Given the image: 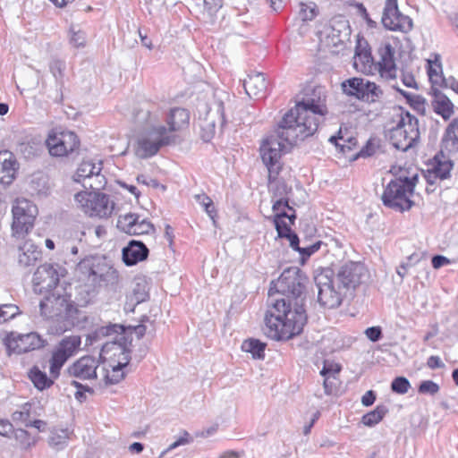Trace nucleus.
Returning a JSON list of instances; mask_svg holds the SVG:
<instances>
[{"instance_id":"f257e3e1","label":"nucleus","mask_w":458,"mask_h":458,"mask_svg":"<svg viewBox=\"0 0 458 458\" xmlns=\"http://www.w3.org/2000/svg\"><path fill=\"white\" fill-rule=\"evenodd\" d=\"M307 276L298 267L284 269L268 290V310L263 333L270 339L286 341L299 335L308 321L305 309Z\"/></svg>"},{"instance_id":"f03ea898","label":"nucleus","mask_w":458,"mask_h":458,"mask_svg":"<svg viewBox=\"0 0 458 458\" xmlns=\"http://www.w3.org/2000/svg\"><path fill=\"white\" fill-rule=\"evenodd\" d=\"M326 101L324 87L305 89L302 98L278 123L279 137L293 142L312 136L328 113Z\"/></svg>"},{"instance_id":"7ed1b4c3","label":"nucleus","mask_w":458,"mask_h":458,"mask_svg":"<svg viewBox=\"0 0 458 458\" xmlns=\"http://www.w3.org/2000/svg\"><path fill=\"white\" fill-rule=\"evenodd\" d=\"M42 317L48 319V333L60 335L74 327L81 326L86 317L71 301V296L50 293L39 302Z\"/></svg>"},{"instance_id":"20e7f679","label":"nucleus","mask_w":458,"mask_h":458,"mask_svg":"<svg viewBox=\"0 0 458 458\" xmlns=\"http://www.w3.org/2000/svg\"><path fill=\"white\" fill-rule=\"evenodd\" d=\"M81 344V339L79 335L65 336L59 341L54 347L49 360V373L51 377L37 366H34L30 370L29 378L33 383L34 386L39 391L50 388L54 385V380L59 377L60 371L64 365L78 352Z\"/></svg>"},{"instance_id":"39448f33","label":"nucleus","mask_w":458,"mask_h":458,"mask_svg":"<svg viewBox=\"0 0 458 458\" xmlns=\"http://www.w3.org/2000/svg\"><path fill=\"white\" fill-rule=\"evenodd\" d=\"M145 116H148L146 123L150 125V128L143 137L138 140L137 148L135 149L136 155L143 159L153 157L158 152L161 147L171 145L175 141V136L168 134L165 126H155L152 124L149 111L139 112L136 114V119L140 121Z\"/></svg>"},{"instance_id":"423d86ee","label":"nucleus","mask_w":458,"mask_h":458,"mask_svg":"<svg viewBox=\"0 0 458 458\" xmlns=\"http://www.w3.org/2000/svg\"><path fill=\"white\" fill-rule=\"evenodd\" d=\"M146 330L147 327L143 324L129 327H125L120 324H109L95 330L91 335L88 336L87 341H89V344H92L93 342H96L102 337L112 336V341L110 343L106 342L103 344V352H107L109 350L110 344L113 345H117L119 351L121 352L129 351L127 345L131 344V335L135 333L140 339L143 337Z\"/></svg>"},{"instance_id":"0eeeda50","label":"nucleus","mask_w":458,"mask_h":458,"mask_svg":"<svg viewBox=\"0 0 458 458\" xmlns=\"http://www.w3.org/2000/svg\"><path fill=\"white\" fill-rule=\"evenodd\" d=\"M77 270L82 274L92 284H114L118 281V272L106 262V259L89 256L77 266Z\"/></svg>"},{"instance_id":"6e6552de","label":"nucleus","mask_w":458,"mask_h":458,"mask_svg":"<svg viewBox=\"0 0 458 458\" xmlns=\"http://www.w3.org/2000/svg\"><path fill=\"white\" fill-rule=\"evenodd\" d=\"M315 283L318 288V301L319 304L327 309L338 308L345 293L337 287L334 278V272L326 268L315 276Z\"/></svg>"},{"instance_id":"1a4fd4ad","label":"nucleus","mask_w":458,"mask_h":458,"mask_svg":"<svg viewBox=\"0 0 458 458\" xmlns=\"http://www.w3.org/2000/svg\"><path fill=\"white\" fill-rule=\"evenodd\" d=\"M276 136L272 135L264 140L260 146V156L263 164L267 168L268 179L270 181L272 179H276L282 169L281 157L283 148H284V142L293 145L297 141L289 142L279 137L278 128L276 129Z\"/></svg>"},{"instance_id":"9d476101","label":"nucleus","mask_w":458,"mask_h":458,"mask_svg":"<svg viewBox=\"0 0 458 458\" xmlns=\"http://www.w3.org/2000/svg\"><path fill=\"white\" fill-rule=\"evenodd\" d=\"M46 144L51 156L63 157L78 154L81 141L73 131L55 128L49 132Z\"/></svg>"},{"instance_id":"9b49d317","label":"nucleus","mask_w":458,"mask_h":458,"mask_svg":"<svg viewBox=\"0 0 458 458\" xmlns=\"http://www.w3.org/2000/svg\"><path fill=\"white\" fill-rule=\"evenodd\" d=\"M412 195L398 177L391 180L385 187L381 200L385 207L398 212L410 210L414 205Z\"/></svg>"},{"instance_id":"f8f14e48","label":"nucleus","mask_w":458,"mask_h":458,"mask_svg":"<svg viewBox=\"0 0 458 458\" xmlns=\"http://www.w3.org/2000/svg\"><path fill=\"white\" fill-rule=\"evenodd\" d=\"M74 198L83 211L90 216L108 217L114 208V203L105 193L82 191L77 193Z\"/></svg>"},{"instance_id":"ddd939ff","label":"nucleus","mask_w":458,"mask_h":458,"mask_svg":"<svg viewBox=\"0 0 458 458\" xmlns=\"http://www.w3.org/2000/svg\"><path fill=\"white\" fill-rule=\"evenodd\" d=\"M13 233L17 236L28 233L32 229L38 214L36 205L26 199H17L12 208Z\"/></svg>"},{"instance_id":"4468645a","label":"nucleus","mask_w":458,"mask_h":458,"mask_svg":"<svg viewBox=\"0 0 458 458\" xmlns=\"http://www.w3.org/2000/svg\"><path fill=\"white\" fill-rule=\"evenodd\" d=\"M344 93L367 103H375L383 96V91L375 82L353 77L342 82Z\"/></svg>"},{"instance_id":"2eb2a0df","label":"nucleus","mask_w":458,"mask_h":458,"mask_svg":"<svg viewBox=\"0 0 458 458\" xmlns=\"http://www.w3.org/2000/svg\"><path fill=\"white\" fill-rule=\"evenodd\" d=\"M381 22L388 30L403 33L411 31L413 27L412 20L399 11L397 0L386 1Z\"/></svg>"},{"instance_id":"dca6fc26","label":"nucleus","mask_w":458,"mask_h":458,"mask_svg":"<svg viewBox=\"0 0 458 458\" xmlns=\"http://www.w3.org/2000/svg\"><path fill=\"white\" fill-rule=\"evenodd\" d=\"M64 270L57 264L45 263L39 266L33 275L35 291L40 293H50L57 286L60 276H63L60 271Z\"/></svg>"},{"instance_id":"f3484780","label":"nucleus","mask_w":458,"mask_h":458,"mask_svg":"<svg viewBox=\"0 0 458 458\" xmlns=\"http://www.w3.org/2000/svg\"><path fill=\"white\" fill-rule=\"evenodd\" d=\"M366 276V269L360 262L348 261L339 268L334 277L339 289L344 291L354 290L362 282Z\"/></svg>"},{"instance_id":"a211bd4d","label":"nucleus","mask_w":458,"mask_h":458,"mask_svg":"<svg viewBox=\"0 0 458 458\" xmlns=\"http://www.w3.org/2000/svg\"><path fill=\"white\" fill-rule=\"evenodd\" d=\"M216 123H219L221 128L226 123L225 107L222 101L216 102L215 109H209L205 117L199 120L200 137L203 141L209 142L214 138Z\"/></svg>"},{"instance_id":"6ab92c4d","label":"nucleus","mask_w":458,"mask_h":458,"mask_svg":"<svg viewBox=\"0 0 458 458\" xmlns=\"http://www.w3.org/2000/svg\"><path fill=\"white\" fill-rule=\"evenodd\" d=\"M46 344L47 341L37 332H30L25 335H18L16 338H7L6 348L9 355L12 352L21 354L43 348Z\"/></svg>"},{"instance_id":"aec40b11","label":"nucleus","mask_w":458,"mask_h":458,"mask_svg":"<svg viewBox=\"0 0 458 458\" xmlns=\"http://www.w3.org/2000/svg\"><path fill=\"white\" fill-rule=\"evenodd\" d=\"M140 216L135 213H128L120 216L117 227L131 235L148 234L155 231L153 224L147 219L139 221Z\"/></svg>"},{"instance_id":"412c9836","label":"nucleus","mask_w":458,"mask_h":458,"mask_svg":"<svg viewBox=\"0 0 458 458\" xmlns=\"http://www.w3.org/2000/svg\"><path fill=\"white\" fill-rule=\"evenodd\" d=\"M101 169V163L96 165L91 161H83L76 171L74 180L76 182H81V179L86 181L87 179L91 180L95 177V181L93 182L86 183L84 182L83 186L85 188L89 187L94 191H98L106 184L104 176L100 175Z\"/></svg>"},{"instance_id":"4be33fe9","label":"nucleus","mask_w":458,"mask_h":458,"mask_svg":"<svg viewBox=\"0 0 458 458\" xmlns=\"http://www.w3.org/2000/svg\"><path fill=\"white\" fill-rule=\"evenodd\" d=\"M98 367V360L93 356L86 355L70 365L66 369V373L81 380L95 379L97 378Z\"/></svg>"},{"instance_id":"5701e85b","label":"nucleus","mask_w":458,"mask_h":458,"mask_svg":"<svg viewBox=\"0 0 458 458\" xmlns=\"http://www.w3.org/2000/svg\"><path fill=\"white\" fill-rule=\"evenodd\" d=\"M379 61L377 63V72L381 77L394 79L396 76V64L394 62V48L388 42L378 47Z\"/></svg>"},{"instance_id":"b1692460","label":"nucleus","mask_w":458,"mask_h":458,"mask_svg":"<svg viewBox=\"0 0 458 458\" xmlns=\"http://www.w3.org/2000/svg\"><path fill=\"white\" fill-rule=\"evenodd\" d=\"M149 250L141 241L131 240L127 246L123 248V261L126 266H134L148 259Z\"/></svg>"},{"instance_id":"393cba45","label":"nucleus","mask_w":458,"mask_h":458,"mask_svg":"<svg viewBox=\"0 0 458 458\" xmlns=\"http://www.w3.org/2000/svg\"><path fill=\"white\" fill-rule=\"evenodd\" d=\"M268 182L270 191L273 194V211H277L281 207L292 209V207L289 205V199L287 198L288 194L292 191V187L288 186L284 180L277 179V177L271 181L268 179Z\"/></svg>"},{"instance_id":"a878e982","label":"nucleus","mask_w":458,"mask_h":458,"mask_svg":"<svg viewBox=\"0 0 458 458\" xmlns=\"http://www.w3.org/2000/svg\"><path fill=\"white\" fill-rule=\"evenodd\" d=\"M353 66L358 71L364 74H374L377 71V63L374 62L371 55L370 49L361 47V45L356 47L355 55L353 56Z\"/></svg>"},{"instance_id":"bb28decb","label":"nucleus","mask_w":458,"mask_h":458,"mask_svg":"<svg viewBox=\"0 0 458 458\" xmlns=\"http://www.w3.org/2000/svg\"><path fill=\"white\" fill-rule=\"evenodd\" d=\"M18 163L12 152H0V182L9 185L15 178Z\"/></svg>"},{"instance_id":"cd10ccee","label":"nucleus","mask_w":458,"mask_h":458,"mask_svg":"<svg viewBox=\"0 0 458 458\" xmlns=\"http://www.w3.org/2000/svg\"><path fill=\"white\" fill-rule=\"evenodd\" d=\"M243 87L250 98H261L265 96L267 82L262 72H252L243 81Z\"/></svg>"},{"instance_id":"c85d7f7f","label":"nucleus","mask_w":458,"mask_h":458,"mask_svg":"<svg viewBox=\"0 0 458 458\" xmlns=\"http://www.w3.org/2000/svg\"><path fill=\"white\" fill-rule=\"evenodd\" d=\"M350 33L351 30L347 21H335L330 27L327 29L328 44L338 47L349 38Z\"/></svg>"},{"instance_id":"c756f323","label":"nucleus","mask_w":458,"mask_h":458,"mask_svg":"<svg viewBox=\"0 0 458 458\" xmlns=\"http://www.w3.org/2000/svg\"><path fill=\"white\" fill-rule=\"evenodd\" d=\"M432 100L431 106L434 112L442 116L444 120H448L454 114V105L451 100L437 89L431 88Z\"/></svg>"},{"instance_id":"7c9ffc66","label":"nucleus","mask_w":458,"mask_h":458,"mask_svg":"<svg viewBox=\"0 0 458 458\" xmlns=\"http://www.w3.org/2000/svg\"><path fill=\"white\" fill-rule=\"evenodd\" d=\"M400 119L397 125L407 131L412 141L419 143L420 133L419 130L418 118L412 115L409 111L404 110L403 107H400Z\"/></svg>"},{"instance_id":"2f4dec72","label":"nucleus","mask_w":458,"mask_h":458,"mask_svg":"<svg viewBox=\"0 0 458 458\" xmlns=\"http://www.w3.org/2000/svg\"><path fill=\"white\" fill-rule=\"evenodd\" d=\"M389 140L396 149L403 152L408 151L418 144L416 141H412L407 131L397 124L390 131Z\"/></svg>"},{"instance_id":"473e14b6","label":"nucleus","mask_w":458,"mask_h":458,"mask_svg":"<svg viewBox=\"0 0 458 458\" xmlns=\"http://www.w3.org/2000/svg\"><path fill=\"white\" fill-rule=\"evenodd\" d=\"M120 352L123 356L122 358V360H119L116 365H113L111 370L106 369V373L105 375L106 384H109V385L118 384L125 377L123 369L125 367H127V365L130 362V356H129L130 351H123V352L120 351Z\"/></svg>"},{"instance_id":"72a5a7b5","label":"nucleus","mask_w":458,"mask_h":458,"mask_svg":"<svg viewBox=\"0 0 458 458\" xmlns=\"http://www.w3.org/2000/svg\"><path fill=\"white\" fill-rule=\"evenodd\" d=\"M190 120V113L187 109L182 107H174L171 109L167 116L166 123L169 126L170 132L181 130L187 126Z\"/></svg>"},{"instance_id":"f704fd0d","label":"nucleus","mask_w":458,"mask_h":458,"mask_svg":"<svg viewBox=\"0 0 458 458\" xmlns=\"http://www.w3.org/2000/svg\"><path fill=\"white\" fill-rule=\"evenodd\" d=\"M41 257V250L31 242H25L19 248L18 260L23 267L34 266Z\"/></svg>"},{"instance_id":"c9c22d12","label":"nucleus","mask_w":458,"mask_h":458,"mask_svg":"<svg viewBox=\"0 0 458 458\" xmlns=\"http://www.w3.org/2000/svg\"><path fill=\"white\" fill-rule=\"evenodd\" d=\"M49 191L47 176L42 173L33 174L28 183L27 191L31 196H47Z\"/></svg>"},{"instance_id":"e433bc0d","label":"nucleus","mask_w":458,"mask_h":458,"mask_svg":"<svg viewBox=\"0 0 458 458\" xmlns=\"http://www.w3.org/2000/svg\"><path fill=\"white\" fill-rule=\"evenodd\" d=\"M434 163L432 165V170L435 174L439 178V180L443 181L450 177L451 170L454 167V163L451 159L446 158L443 152L436 155L433 158Z\"/></svg>"},{"instance_id":"4c0bfd02","label":"nucleus","mask_w":458,"mask_h":458,"mask_svg":"<svg viewBox=\"0 0 458 458\" xmlns=\"http://www.w3.org/2000/svg\"><path fill=\"white\" fill-rule=\"evenodd\" d=\"M442 144L448 150H458V118L454 119L445 129Z\"/></svg>"},{"instance_id":"58836bf2","label":"nucleus","mask_w":458,"mask_h":458,"mask_svg":"<svg viewBox=\"0 0 458 458\" xmlns=\"http://www.w3.org/2000/svg\"><path fill=\"white\" fill-rule=\"evenodd\" d=\"M266 347V343L255 338L246 339L242 344V351L250 352L252 358L256 360H263L265 358Z\"/></svg>"},{"instance_id":"ea45409f","label":"nucleus","mask_w":458,"mask_h":458,"mask_svg":"<svg viewBox=\"0 0 458 458\" xmlns=\"http://www.w3.org/2000/svg\"><path fill=\"white\" fill-rule=\"evenodd\" d=\"M387 412L388 408L386 405H377L373 411L362 416L361 422L367 427H374L384 419Z\"/></svg>"},{"instance_id":"a19ab883","label":"nucleus","mask_w":458,"mask_h":458,"mask_svg":"<svg viewBox=\"0 0 458 458\" xmlns=\"http://www.w3.org/2000/svg\"><path fill=\"white\" fill-rule=\"evenodd\" d=\"M148 298V289L144 279H137L134 283L131 299L137 303H141Z\"/></svg>"},{"instance_id":"79ce46f5","label":"nucleus","mask_w":458,"mask_h":458,"mask_svg":"<svg viewBox=\"0 0 458 458\" xmlns=\"http://www.w3.org/2000/svg\"><path fill=\"white\" fill-rule=\"evenodd\" d=\"M396 89L414 110L421 114L425 112V98L423 97L413 95L401 89Z\"/></svg>"},{"instance_id":"37998d69","label":"nucleus","mask_w":458,"mask_h":458,"mask_svg":"<svg viewBox=\"0 0 458 458\" xmlns=\"http://www.w3.org/2000/svg\"><path fill=\"white\" fill-rule=\"evenodd\" d=\"M323 245L327 246V244L320 240H318L313 243H308L307 240H303L301 250L300 251L301 262L304 264L314 253L318 251Z\"/></svg>"},{"instance_id":"c03bdc74","label":"nucleus","mask_w":458,"mask_h":458,"mask_svg":"<svg viewBox=\"0 0 458 458\" xmlns=\"http://www.w3.org/2000/svg\"><path fill=\"white\" fill-rule=\"evenodd\" d=\"M68 433L65 429L60 431H53L48 438V444L50 446L56 450H62L67 445Z\"/></svg>"},{"instance_id":"a18cd8bd","label":"nucleus","mask_w":458,"mask_h":458,"mask_svg":"<svg viewBox=\"0 0 458 458\" xmlns=\"http://www.w3.org/2000/svg\"><path fill=\"white\" fill-rule=\"evenodd\" d=\"M318 10L315 3L310 2L308 4H300V10L298 15L302 21H312L318 15Z\"/></svg>"},{"instance_id":"49530a36","label":"nucleus","mask_w":458,"mask_h":458,"mask_svg":"<svg viewBox=\"0 0 458 458\" xmlns=\"http://www.w3.org/2000/svg\"><path fill=\"white\" fill-rule=\"evenodd\" d=\"M65 67V63L59 59H54L49 64V70L59 85H63Z\"/></svg>"},{"instance_id":"de8ad7c7","label":"nucleus","mask_w":458,"mask_h":458,"mask_svg":"<svg viewBox=\"0 0 458 458\" xmlns=\"http://www.w3.org/2000/svg\"><path fill=\"white\" fill-rule=\"evenodd\" d=\"M30 409H31V404L30 403H24L21 406L20 411H15L12 414L13 420L16 421V422H21L26 427H29V420L30 418Z\"/></svg>"},{"instance_id":"09e8293b","label":"nucleus","mask_w":458,"mask_h":458,"mask_svg":"<svg viewBox=\"0 0 458 458\" xmlns=\"http://www.w3.org/2000/svg\"><path fill=\"white\" fill-rule=\"evenodd\" d=\"M411 387L410 381L405 377H396L391 383V390L399 394H404Z\"/></svg>"},{"instance_id":"8fccbe9b","label":"nucleus","mask_w":458,"mask_h":458,"mask_svg":"<svg viewBox=\"0 0 458 458\" xmlns=\"http://www.w3.org/2000/svg\"><path fill=\"white\" fill-rule=\"evenodd\" d=\"M428 78H429V81H431V83L434 85V84H438L440 82V81H443L444 79L442 78V67H441V64L438 63L437 61H436L434 63V64H431L430 61H428Z\"/></svg>"},{"instance_id":"3c124183","label":"nucleus","mask_w":458,"mask_h":458,"mask_svg":"<svg viewBox=\"0 0 458 458\" xmlns=\"http://www.w3.org/2000/svg\"><path fill=\"white\" fill-rule=\"evenodd\" d=\"M19 308L13 304L0 306V323H4L18 314Z\"/></svg>"},{"instance_id":"603ef678","label":"nucleus","mask_w":458,"mask_h":458,"mask_svg":"<svg viewBox=\"0 0 458 458\" xmlns=\"http://www.w3.org/2000/svg\"><path fill=\"white\" fill-rule=\"evenodd\" d=\"M223 6V0H204L205 12L210 18V22H214V17L219 9Z\"/></svg>"},{"instance_id":"864d4df0","label":"nucleus","mask_w":458,"mask_h":458,"mask_svg":"<svg viewBox=\"0 0 458 458\" xmlns=\"http://www.w3.org/2000/svg\"><path fill=\"white\" fill-rule=\"evenodd\" d=\"M439 389L440 387L436 382L432 380H424L420 382L418 387V392L423 394L435 395L439 392Z\"/></svg>"},{"instance_id":"5fc2aeb1","label":"nucleus","mask_w":458,"mask_h":458,"mask_svg":"<svg viewBox=\"0 0 458 458\" xmlns=\"http://www.w3.org/2000/svg\"><path fill=\"white\" fill-rule=\"evenodd\" d=\"M71 385L77 388V391L75 392L74 396H75L76 400L79 401L80 403L86 401V398H87L86 393H90V394L94 393L93 388L89 387V386H84L76 380H72L71 382Z\"/></svg>"},{"instance_id":"6e6d98bb","label":"nucleus","mask_w":458,"mask_h":458,"mask_svg":"<svg viewBox=\"0 0 458 458\" xmlns=\"http://www.w3.org/2000/svg\"><path fill=\"white\" fill-rule=\"evenodd\" d=\"M341 370V366L333 361L325 360L323 368L320 371L322 377H336Z\"/></svg>"},{"instance_id":"4d7b16f0","label":"nucleus","mask_w":458,"mask_h":458,"mask_svg":"<svg viewBox=\"0 0 458 458\" xmlns=\"http://www.w3.org/2000/svg\"><path fill=\"white\" fill-rule=\"evenodd\" d=\"M196 200L204 208L205 211L213 218V213L216 212L212 199L206 194H198Z\"/></svg>"},{"instance_id":"13d9d810","label":"nucleus","mask_w":458,"mask_h":458,"mask_svg":"<svg viewBox=\"0 0 458 458\" xmlns=\"http://www.w3.org/2000/svg\"><path fill=\"white\" fill-rule=\"evenodd\" d=\"M377 147L378 146L372 140H368L367 143L356 154L354 159H357L358 157H369L373 156L376 153Z\"/></svg>"},{"instance_id":"bf43d9fd","label":"nucleus","mask_w":458,"mask_h":458,"mask_svg":"<svg viewBox=\"0 0 458 458\" xmlns=\"http://www.w3.org/2000/svg\"><path fill=\"white\" fill-rule=\"evenodd\" d=\"M18 151L22 154L25 158H30L37 156L38 148L30 142H21L18 146Z\"/></svg>"},{"instance_id":"052dcab7","label":"nucleus","mask_w":458,"mask_h":458,"mask_svg":"<svg viewBox=\"0 0 458 458\" xmlns=\"http://www.w3.org/2000/svg\"><path fill=\"white\" fill-rule=\"evenodd\" d=\"M337 381L336 377H324L323 386L327 395H332L337 393Z\"/></svg>"},{"instance_id":"680f3d73","label":"nucleus","mask_w":458,"mask_h":458,"mask_svg":"<svg viewBox=\"0 0 458 458\" xmlns=\"http://www.w3.org/2000/svg\"><path fill=\"white\" fill-rule=\"evenodd\" d=\"M365 335L373 343L378 342L383 338L382 328L379 326L368 327L365 330Z\"/></svg>"},{"instance_id":"e2e57ef3","label":"nucleus","mask_w":458,"mask_h":458,"mask_svg":"<svg viewBox=\"0 0 458 458\" xmlns=\"http://www.w3.org/2000/svg\"><path fill=\"white\" fill-rule=\"evenodd\" d=\"M398 178L403 181V184H405V188L409 191L410 194H411L413 196L416 184L419 181L418 174H415L411 175V177L399 176Z\"/></svg>"},{"instance_id":"0e129e2a","label":"nucleus","mask_w":458,"mask_h":458,"mask_svg":"<svg viewBox=\"0 0 458 458\" xmlns=\"http://www.w3.org/2000/svg\"><path fill=\"white\" fill-rule=\"evenodd\" d=\"M274 225L279 238H284V235L293 232L285 221H274Z\"/></svg>"},{"instance_id":"69168bd1","label":"nucleus","mask_w":458,"mask_h":458,"mask_svg":"<svg viewBox=\"0 0 458 458\" xmlns=\"http://www.w3.org/2000/svg\"><path fill=\"white\" fill-rule=\"evenodd\" d=\"M358 9L360 16L365 20L368 27L370 29H376L377 27V23L369 17V14L365 6L362 4H359Z\"/></svg>"},{"instance_id":"338daca9","label":"nucleus","mask_w":458,"mask_h":458,"mask_svg":"<svg viewBox=\"0 0 458 458\" xmlns=\"http://www.w3.org/2000/svg\"><path fill=\"white\" fill-rule=\"evenodd\" d=\"M71 42L77 47H83L86 42V34L81 30L73 31L71 37Z\"/></svg>"},{"instance_id":"774afa93","label":"nucleus","mask_w":458,"mask_h":458,"mask_svg":"<svg viewBox=\"0 0 458 458\" xmlns=\"http://www.w3.org/2000/svg\"><path fill=\"white\" fill-rule=\"evenodd\" d=\"M431 264L435 269H439L445 265L451 264V260L448 258L438 254L432 257Z\"/></svg>"}]
</instances>
